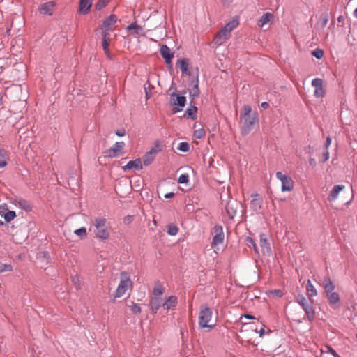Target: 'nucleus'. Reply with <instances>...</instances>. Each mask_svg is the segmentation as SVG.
Listing matches in <instances>:
<instances>
[{
	"instance_id": "54",
	"label": "nucleus",
	"mask_w": 357,
	"mask_h": 357,
	"mask_svg": "<svg viewBox=\"0 0 357 357\" xmlns=\"http://www.w3.org/2000/svg\"><path fill=\"white\" fill-rule=\"evenodd\" d=\"M324 162H326L329 158V152L326 150V151L324 153Z\"/></svg>"
},
{
	"instance_id": "61",
	"label": "nucleus",
	"mask_w": 357,
	"mask_h": 357,
	"mask_svg": "<svg viewBox=\"0 0 357 357\" xmlns=\"http://www.w3.org/2000/svg\"><path fill=\"white\" fill-rule=\"evenodd\" d=\"M146 98L148 99L149 98V93L147 91H146Z\"/></svg>"
},
{
	"instance_id": "33",
	"label": "nucleus",
	"mask_w": 357,
	"mask_h": 357,
	"mask_svg": "<svg viewBox=\"0 0 357 357\" xmlns=\"http://www.w3.org/2000/svg\"><path fill=\"white\" fill-rule=\"evenodd\" d=\"M165 289L162 285L158 282L155 283L153 289V296L160 297L164 294Z\"/></svg>"
},
{
	"instance_id": "57",
	"label": "nucleus",
	"mask_w": 357,
	"mask_h": 357,
	"mask_svg": "<svg viewBox=\"0 0 357 357\" xmlns=\"http://www.w3.org/2000/svg\"><path fill=\"white\" fill-rule=\"evenodd\" d=\"M174 195V193L173 192H170V193H167L165 195V198H171V197H173Z\"/></svg>"
},
{
	"instance_id": "8",
	"label": "nucleus",
	"mask_w": 357,
	"mask_h": 357,
	"mask_svg": "<svg viewBox=\"0 0 357 357\" xmlns=\"http://www.w3.org/2000/svg\"><path fill=\"white\" fill-rule=\"evenodd\" d=\"M215 236L213 238L212 246L217 250H219L218 245H222L224 242L225 235L222 227L221 226H215L213 228Z\"/></svg>"
},
{
	"instance_id": "6",
	"label": "nucleus",
	"mask_w": 357,
	"mask_h": 357,
	"mask_svg": "<svg viewBox=\"0 0 357 357\" xmlns=\"http://www.w3.org/2000/svg\"><path fill=\"white\" fill-rule=\"evenodd\" d=\"M296 300L305 311L307 319L310 321L313 320L314 318V309L312 303H310L307 301L306 298L302 294L298 295L296 298Z\"/></svg>"
},
{
	"instance_id": "36",
	"label": "nucleus",
	"mask_w": 357,
	"mask_h": 357,
	"mask_svg": "<svg viewBox=\"0 0 357 357\" xmlns=\"http://www.w3.org/2000/svg\"><path fill=\"white\" fill-rule=\"evenodd\" d=\"M197 110V109L195 106L188 108L185 111V116H188L194 119L196 116Z\"/></svg>"
},
{
	"instance_id": "38",
	"label": "nucleus",
	"mask_w": 357,
	"mask_h": 357,
	"mask_svg": "<svg viewBox=\"0 0 357 357\" xmlns=\"http://www.w3.org/2000/svg\"><path fill=\"white\" fill-rule=\"evenodd\" d=\"M178 231V228L174 225L167 226V233L171 236H175Z\"/></svg>"
},
{
	"instance_id": "29",
	"label": "nucleus",
	"mask_w": 357,
	"mask_h": 357,
	"mask_svg": "<svg viewBox=\"0 0 357 357\" xmlns=\"http://www.w3.org/2000/svg\"><path fill=\"white\" fill-rule=\"evenodd\" d=\"M239 24L238 19H234L229 22H228L223 28L222 29L224 31H226L229 34L234 29H236Z\"/></svg>"
},
{
	"instance_id": "41",
	"label": "nucleus",
	"mask_w": 357,
	"mask_h": 357,
	"mask_svg": "<svg viewBox=\"0 0 357 357\" xmlns=\"http://www.w3.org/2000/svg\"><path fill=\"white\" fill-rule=\"evenodd\" d=\"M130 310L134 313V314H139L141 312V307L140 306L137 304V303H135L133 302H132L131 305L129 306Z\"/></svg>"
},
{
	"instance_id": "25",
	"label": "nucleus",
	"mask_w": 357,
	"mask_h": 357,
	"mask_svg": "<svg viewBox=\"0 0 357 357\" xmlns=\"http://www.w3.org/2000/svg\"><path fill=\"white\" fill-rule=\"evenodd\" d=\"M14 204L16 206L25 210L26 211H30L32 209L31 204L28 201L21 199L17 198L14 200Z\"/></svg>"
},
{
	"instance_id": "13",
	"label": "nucleus",
	"mask_w": 357,
	"mask_h": 357,
	"mask_svg": "<svg viewBox=\"0 0 357 357\" xmlns=\"http://www.w3.org/2000/svg\"><path fill=\"white\" fill-rule=\"evenodd\" d=\"M125 143L123 142H116L112 148L105 151V156L109 158L117 156L121 152V151L123 149Z\"/></svg>"
},
{
	"instance_id": "7",
	"label": "nucleus",
	"mask_w": 357,
	"mask_h": 357,
	"mask_svg": "<svg viewBox=\"0 0 357 357\" xmlns=\"http://www.w3.org/2000/svg\"><path fill=\"white\" fill-rule=\"evenodd\" d=\"M276 178L281 181V190L282 192H290L293 190L294 181L290 176L278 172L276 173Z\"/></svg>"
},
{
	"instance_id": "2",
	"label": "nucleus",
	"mask_w": 357,
	"mask_h": 357,
	"mask_svg": "<svg viewBox=\"0 0 357 357\" xmlns=\"http://www.w3.org/2000/svg\"><path fill=\"white\" fill-rule=\"evenodd\" d=\"M106 224L107 220L104 218L98 217L93 220V232L98 238L107 240L109 238V230Z\"/></svg>"
},
{
	"instance_id": "3",
	"label": "nucleus",
	"mask_w": 357,
	"mask_h": 357,
	"mask_svg": "<svg viewBox=\"0 0 357 357\" xmlns=\"http://www.w3.org/2000/svg\"><path fill=\"white\" fill-rule=\"evenodd\" d=\"M251 111V107L249 105H244L242 109L241 116L244 119L243 126V132L244 134H248L250 132L254 125L258 123L257 114L256 113L250 114Z\"/></svg>"
},
{
	"instance_id": "5",
	"label": "nucleus",
	"mask_w": 357,
	"mask_h": 357,
	"mask_svg": "<svg viewBox=\"0 0 357 357\" xmlns=\"http://www.w3.org/2000/svg\"><path fill=\"white\" fill-rule=\"evenodd\" d=\"M132 287V282L130 275L126 273L122 272L120 274V282L115 291V297L120 298L126 294V291L131 289Z\"/></svg>"
},
{
	"instance_id": "42",
	"label": "nucleus",
	"mask_w": 357,
	"mask_h": 357,
	"mask_svg": "<svg viewBox=\"0 0 357 357\" xmlns=\"http://www.w3.org/2000/svg\"><path fill=\"white\" fill-rule=\"evenodd\" d=\"M198 83H199L198 73L197 72L195 74V82L194 89H193L194 96H198L199 93V90L198 88Z\"/></svg>"
},
{
	"instance_id": "43",
	"label": "nucleus",
	"mask_w": 357,
	"mask_h": 357,
	"mask_svg": "<svg viewBox=\"0 0 357 357\" xmlns=\"http://www.w3.org/2000/svg\"><path fill=\"white\" fill-rule=\"evenodd\" d=\"M109 2V0H98V1L97 2V3L96 5V8L100 10L102 8L105 7L108 4Z\"/></svg>"
},
{
	"instance_id": "45",
	"label": "nucleus",
	"mask_w": 357,
	"mask_h": 357,
	"mask_svg": "<svg viewBox=\"0 0 357 357\" xmlns=\"http://www.w3.org/2000/svg\"><path fill=\"white\" fill-rule=\"evenodd\" d=\"M189 149L190 146L187 142H181L178 146V149L183 152L188 151Z\"/></svg>"
},
{
	"instance_id": "27",
	"label": "nucleus",
	"mask_w": 357,
	"mask_h": 357,
	"mask_svg": "<svg viewBox=\"0 0 357 357\" xmlns=\"http://www.w3.org/2000/svg\"><path fill=\"white\" fill-rule=\"evenodd\" d=\"M158 151L155 149H151L149 152L146 153L143 158L144 165L147 166L149 165L154 160V155Z\"/></svg>"
},
{
	"instance_id": "53",
	"label": "nucleus",
	"mask_w": 357,
	"mask_h": 357,
	"mask_svg": "<svg viewBox=\"0 0 357 357\" xmlns=\"http://www.w3.org/2000/svg\"><path fill=\"white\" fill-rule=\"evenodd\" d=\"M331 139L329 137H328L326 138V142L325 144V147L326 149L328 148V146L331 145Z\"/></svg>"
},
{
	"instance_id": "39",
	"label": "nucleus",
	"mask_w": 357,
	"mask_h": 357,
	"mask_svg": "<svg viewBox=\"0 0 357 357\" xmlns=\"http://www.w3.org/2000/svg\"><path fill=\"white\" fill-rule=\"evenodd\" d=\"M13 271V267L10 264H3L0 262V273L3 272H10Z\"/></svg>"
},
{
	"instance_id": "37",
	"label": "nucleus",
	"mask_w": 357,
	"mask_h": 357,
	"mask_svg": "<svg viewBox=\"0 0 357 357\" xmlns=\"http://www.w3.org/2000/svg\"><path fill=\"white\" fill-rule=\"evenodd\" d=\"M74 233L82 239L86 238L87 236L86 229L84 227L75 230Z\"/></svg>"
},
{
	"instance_id": "50",
	"label": "nucleus",
	"mask_w": 357,
	"mask_h": 357,
	"mask_svg": "<svg viewBox=\"0 0 357 357\" xmlns=\"http://www.w3.org/2000/svg\"><path fill=\"white\" fill-rule=\"evenodd\" d=\"M132 220H133L132 216H130V215L126 216L123 218V223L128 225L132 221Z\"/></svg>"
},
{
	"instance_id": "35",
	"label": "nucleus",
	"mask_w": 357,
	"mask_h": 357,
	"mask_svg": "<svg viewBox=\"0 0 357 357\" xmlns=\"http://www.w3.org/2000/svg\"><path fill=\"white\" fill-rule=\"evenodd\" d=\"M327 297L331 304L335 305L340 301V296L337 292L327 294Z\"/></svg>"
},
{
	"instance_id": "4",
	"label": "nucleus",
	"mask_w": 357,
	"mask_h": 357,
	"mask_svg": "<svg viewBox=\"0 0 357 357\" xmlns=\"http://www.w3.org/2000/svg\"><path fill=\"white\" fill-rule=\"evenodd\" d=\"M213 312L212 310L206 305L201 306L200 312L199 314V326L200 328H213L215 324L213 323Z\"/></svg>"
},
{
	"instance_id": "9",
	"label": "nucleus",
	"mask_w": 357,
	"mask_h": 357,
	"mask_svg": "<svg viewBox=\"0 0 357 357\" xmlns=\"http://www.w3.org/2000/svg\"><path fill=\"white\" fill-rule=\"evenodd\" d=\"M117 22V17L112 14L110 15L108 17H107L101 26L102 31H109L111 32L116 29V23Z\"/></svg>"
},
{
	"instance_id": "15",
	"label": "nucleus",
	"mask_w": 357,
	"mask_h": 357,
	"mask_svg": "<svg viewBox=\"0 0 357 357\" xmlns=\"http://www.w3.org/2000/svg\"><path fill=\"white\" fill-rule=\"evenodd\" d=\"M252 197L253 198L250 202V208L256 213H259L261 209L263 199L258 194L252 195Z\"/></svg>"
},
{
	"instance_id": "48",
	"label": "nucleus",
	"mask_w": 357,
	"mask_h": 357,
	"mask_svg": "<svg viewBox=\"0 0 357 357\" xmlns=\"http://www.w3.org/2000/svg\"><path fill=\"white\" fill-rule=\"evenodd\" d=\"M246 242L248 243V245H252L255 250V251L257 253L258 252V250H257V245L254 241V240L250 238V237H247L246 238Z\"/></svg>"
},
{
	"instance_id": "21",
	"label": "nucleus",
	"mask_w": 357,
	"mask_h": 357,
	"mask_svg": "<svg viewBox=\"0 0 357 357\" xmlns=\"http://www.w3.org/2000/svg\"><path fill=\"white\" fill-rule=\"evenodd\" d=\"M163 301L160 297L152 296L150 299V307L153 313H156L159 308L162 306Z\"/></svg>"
},
{
	"instance_id": "47",
	"label": "nucleus",
	"mask_w": 357,
	"mask_h": 357,
	"mask_svg": "<svg viewBox=\"0 0 357 357\" xmlns=\"http://www.w3.org/2000/svg\"><path fill=\"white\" fill-rule=\"evenodd\" d=\"M205 135V131L203 129L196 130L194 132V136L197 139H201Z\"/></svg>"
},
{
	"instance_id": "16",
	"label": "nucleus",
	"mask_w": 357,
	"mask_h": 357,
	"mask_svg": "<svg viewBox=\"0 0 357 357\" xmlns=\"http://www.w3.org/2000/svg\"><path fill=\"white\" fill-rule=\"evenodd\" d=\"M186 102V98L184 96L176 93H172L170 96V103L174 106L183 107Z\"/></svg>"
},
{
	"instance_id": "23",
	"label": "nucleus",
	"mask_w": 357,
	"mask_h": 357,
	"mask_svg": "<svg viewBox=\"0 0 357 357\" xmlns=\"http://www.w3.org/2000/svg\"><path fill=\"white\" fill-rule=\"evenodd\" d=\"M0 216L3 217L6 222H10L15 218L16 215L15 211H7L5 206H0Z\"/></svg>"
},
{
	"instance_id": "30",
	"label": "nucleus",
	"mask_w": 357,
	"mask_h": 357,
	"mask_svg": "<svg viewBox=\"0 0 357 357\" xmlns=\"http://www.w3.org/2000/svg\"><path fill=\"white\" fill-rule=\"evenodd\" d=\"M91 0H81L79 2V10L83 13H87L91 6Z\"/></svg>"
},
{
	"instance_id": "46",
	"label": "nucleus",
	"mask_w": 357,
	"mask_h": 357,
	"mask_svg": "<svg viewBox=\"0 0 357 357\" xmlns=\"http://www.w3.org/2000/svg\"><path fill=\"white\" fill-rule=\"evenodd\" d=\"M188 181H189V176L186 174H181L178 179V182L179 183H182V184H184V183L185 184V183H188Z\"/></svg>"
},
{
	"instance_id": "60",
	"label": "nucleus",
	"mask_w": 357,
	"mask_h": 357,
	"mask_svg": "<svg viewBox=\"0 0 357 357\" xmlns=\"http://www.w3.org/2000/svg\"><path fill=\"white\" fill-rule=\"evenodd\" d=\"M337 20H338L339 22H341L342 21V16L339 17L337 18Z\"/></svg>"
},
{
	"instance_id": "20",
	"label": "nucleus",
	"mask_w": 357,
	"mask_h": 357,
	"mask_svg": "<svg viewBox=\"0 0 357 357\" xmlns=\"http://www.w3.org/2000/svg\"><path fill=\"white\" fill-rule=\"evenodd\" d=\"M259 245L261 247V252L264 254H266L268 255H269L271 254V249L270 243L264 234L260 235Z\"/></svg>"
},
{
	"instance_id": "62",
	"label": "nucleus",
	"mask_w": 357,
	"mask_h": 357,
	"mask_svg": "<svg viewBox=\"0 0 357 357\" xmlns=\"http://www.w3.org/2000/svg\"><path fill=\"white\" fill-rule=\"evenodd\" d=\"M181 110V109H177L176 110H175V112H180Z\"/></svg>"
},
{
	"instance_id": "24",
	"label": "nucleus",
	"mask_w": 357,
	"mask_h": 357,
	"mask_svg": "<svg viewBox=\"0 0 357 357\" xmlns=\"http://www.w3.org/2000/svg\"><path fill=\"white\" fill-rule=\"evenodd\" d=\"M124 171H128L132 169L140 170L142 169V164L140 159L129 161L126 165L123 167Z\"/></svg>"
},
{
	"instance_id": "28",
	"label": "nucleus",
	"mask_w": 357,
	"mask_h": 357,
	"mask_svg": "<svg viewBox=\"0 0 357 357\" xmlns=\"http://www.w3.org/2000/svg\"><path fill=\"white\" fill-rule=\"evenodd\" d=\"M273 19V15L271 13H266L258 20L257 24L259 27H263L265 24L270 22Z\"/></svg>"
},
{
	"instance_id": "32",
	"label": "nucleus",
	"mask_w": 357,
	"mask_h": 357,
	"mask_svg": "<svg viewBox=\"0 0 357 357\" xmlns=\"http://www.w3.org/2000/svg\"><path fill=\"white\" fill-rule=\"evenodd\" d=\"M306 291L309 297H314L317 295V291L310 280H307Z\"/></svg>"
},
{
	"instance_id": "14",
	"label": "nucleus",
	"mask_w": 357,
	"mask_h": 357,
	"mask_svg": "<svg viewBox=\"0 0 357 357\" xmlns=\"http://www.w3.org/2000/svg\"><path fill=\"white\" fill-rule=\"evenodd\" d=\"M312 85L315 88L314 96L317 98L323 97L325 95V90L323 86V80L315 78L312 82Z\"/></svg>"
},
{
	"instance_id": "26",
	"label": "nucleus",
	"mask_w": 357,
	"mask_h": 357,
	"mask_svg": "<svg viewBox=\"0 0 357 357\" xmlns=\"http://www.w3.org/2000/svg\"><path fill=\"white\" fill-rule=\"evenodd\" d=\"M324 287L326 295L335 292V284L333 283L331 279L328 276L324 277Z\"/></svg>"
},
{
	"instance_id": "59",
	"label": "nucleus",
	"mask_w": 357,
	"mask_h": 357,
	"mask_svg": "<svg viewBox=\"0 0 357 357\" xmlns=\"http://www.w3.org/2000/svg\"><path fill=\"white\" fill-rule=\"evenodd\" d=\"M354 16L357 18V8L354 11Z\"/></svg>"
},
{
	"instance_id": "63",
	"label": "nucleus",
	"mask_w": 357,
	"mask_h": 357,
	"mask_svg": "<svg viewBox=\"0 0 357 357\" xmlns=\"http://www.w3.org/2000/svg\"><path fill=\"white\" fill-rule=\"evenodd\" d=\"M73 281L74 282H75V278L73 279Z\"/></svg>"
},
{
	"instance_id": "11",
	"label": "nucleus",
	"mask_w": 357,
	"mask_h": 357,
	"mask_svg": "<svg viewBox=\"0 0 357 357\" xmlns=\"http://www.w3.org/2000/svg\"><path fill=\"white\" fill-rule=\"evenodd\" d=\"M241 208V204L235 200L229 201L226 206V211L231 219H233Z\"/></svg>"
},
{
	"instance_id": "34",
	"label": "nucleus",
	"mask_w": 357,
	"mask_h": 357,
	"mask_svg": "<svg viewBox=\"0 0 357 357\" xmlns=\"http://www.w3.org/2000/svg\"><path fill=\"white\" fill-rule=\"evenodd\" d=\"M8 156L5 150L0 149V168L6 166Z\"/></svg>"
},
{
	"instance_id": "49",
	"label": "nucleus",
	"mask_w": 357,
	"mask_h": 357,
	"mask_svg": "<svg viewBox=\"0 0 357 357\" xmlns=\"http://www.w3.org/2000/svg\"><path fill=\"white\" fill-rule=\"evenodd\" d=\"M326 350L325 352H329L331 353L334 357H340L337 353L331 347L326 346L325 347Z\"/></svg>"
},
{
	"instance_id": "22",
	"label": "nucleus",
	"mask_w": 357,
	"mask_h": 357,
	"mask_svg": "<svg viewBox=\"0 0 357 357\" xmlns=\"http://www.w3.org/2000/svg\"><path fill=\"white\" fill-rule=\"evenodd\" d=\"M177 297L175 296H169L165 301H163V308L166 310L175 308L177 305Z\"/></svg>"
},
{
	"instance_id": "1",
	"label": "nucleus",
	"mask_w": 357,
	"mask_h": 357,
	"mask_svg": "<svg viewBox=\"0 0 357 357\" xmlns=\"http://www.w3.org/2000/svg\"><path fill=\"white\" fill-rule=\"evenodd\" d=\"M352 197L351 192L346 188L345 185H336L330 192L328 199L330 202L340 200L343 204L347 205L351 202Z\"/></svg>"
},
{
	"instance_id": "44",
	"label": "nucleus",
	"mask_w": 357,
	"mask_h": 357,
	"mask_svg": "<svg viewBox=\"0 0 357 357\" xmlns=\"http://www.w3.org/2000/svg\"><path fill=\"white\" fill-rule=\"evenodd\" d=\"M312 55L316 57L317 59H321L324 56V52L321 49H315L312 52Z\"/></svg>"
},
{
	"instance_id": "51",
	"label": "nucleus",
	"mask_w": 357,
	"mask_h": 357,
	"mask_svg": "<svg viewBox=\"0 0 357 357\" xmlns=\"http://www.w3.org/2000/svg\"><path fill=\"white\" fill-rule=\"evenodd\" d=\"M321 20L323 21V26H325L326 24L328 23V19L327 14L321 16Z\"/></svg>"
},
{
	"instance_id": "18",
	"label": "nucleus",
	"mask_w": 357,
	"mask_h": 357,
	"mask_svg": "<svg viewBox=\"0 0 357 357\" xmlns=\"http://www.w3.org/2000/svg\"><path fill=\"white\" fill-rule=\"evenodd\" d=\"M176 64L179 66L183 74L188 76L194 75L190 70V62L188 59H181L177 61Z\"/></svg>"
},
{
	"instance_id": "55",
	"label": "nucleus",
	"mask_w": 357,
	"mask_h": 357,
	"mask_svg": "<svg viewBox=\"0 0 357 357\" xmlns=\"http://www.w3.org/2000/svg\"><path fill=\"white\" fill-rule=\"evenodd\" d=\"M261 107L263 108V109H266L268 108V103L266 102H264L261 104Z\"/></svg>"
},
{
	"instance_id": "17",
	"label": "nucleus",
	"mask_w": 357,
	"mask_h": 357,
	"mask_svg": "<svg viewBox=\"0 0 357 357\" xmlns=\"http://www.w3.org/2000/svg\"><path fill=\"white\" fill-rule=\"evenodd\" d=\"M230 37V34L224 31L222 29L218 33H216L213 38V43L215 46L218 47L225 43Z\"/></svg>"
},
{
	"instance_id": "58",
	"label": "nucleus",
	"mask_w": 357,
	"mask_h": 357,
	"mask_svg": "<svg viewBox=\"0 0 357 357\" xmlns=\"http://www.w3.org/2000/svg\"><path fill=\"white\" fill-rule=\"evenodd\" d=\"M244 317L247 319H254V317L251 315H249V314H245L244 315Z\"/></svg>"
},
{
	"instance_id": "12",
	"label": "nucleus",
	"mask_w": 357,
	"mask_h": 357,
	"mask_svg": "<svg viewBox=\"0 0 357 357\" xmlns=\"http://www.w3.org/2000/svg\"><path fill=\"white\" fill-rule=\"evenodd\" d=\"M56 8V3L54 1H48L42 3L38 7V11L42 15H47L51 16Z\"/></svg>"
},
{
	"instance_id": "52",
	"label": "nucleus",
	"mask_w": 357,
	"mask_h": 357,
	"mask_svg": "<svg viewBox=\"0 0 357 357\" xmlns=\"http://www.w3.org/2000/svg\"><path fill=\"white\" fill-rule=\"evenodd\" d=\"M116 135L119 136V137H123L126 135V132L124 130H116Z\"/></svg>"
},
{
	"instance_id": "10",
	"label": "nucleus",
	"mask_w": 357,
	"mask_h": 357,
	"mask_svg": "<svg viewBox=\"0 0 357 357\" xmlns=\"http://www.w3.org/2000/svg\"><path fill=\"white\" fill-rule=\"evenodd\" d=\"M102 33L103 36L102 45L105 53L107 54L108 57H109L110 53L109 46L112 41L114 40V38L116 36V35H114V36L112 37L111 33L109 31H102Z\"/></svg>"
},
{
	"instance_id": "56",
	"label": "nucleus",
	"mask_w": 357,
	"mask_h": 357,
	"mask_svg": "<svg viewBox=\"0 0 357 357\" xmlns=\"http://www.w3.org/2000/svg\"><path fill=\"white\" fill-rule=\"evenodd\" d=\"M259 337H262L264 335V333H265V330L264 328H261L259 331Z\"/></svg>"
},
{
	"instance_id": "19",
	"label": "nucleus",
	"mask_w": 357,
	"mask_h": 357,
	"mask_svg": "<svg viewBox=\"0 0 357 357\" xmlns=\"http://www.w3.org/2000/svg\"><path fill=\"white\" fill-rule=\"evenodd\" d=\"M160 52L162 56L165 59L166 63L170 65L172 63V59L174 57V53L171 52L166 45L161 46Z\"/></svg>"
},
{
	"instance_id": "31",
	"label": "nucleus",
	"mask_w": 357,
	"mask_h": 357,
	"mask_svg": "<svg viewBox=\"0 0 357 357\" xmlns=\"http://www.w3.org/2000/svg\"><path fill=\"white\" fill-rule=\"evenodd\" d=\"M126 29L128 31H133L132 33L138 35L140 33V32L142 31V27L138 24H137L136 22H133L129 26L126 27Z\"/></svg>"
},
{
	"instance_id": "40",
	"label": "nucleus",
	"mask_w": 357,
	"mask_h": 357,
	"mask_svg": "<svg viewBox=\"0 0 357 357\" xmlns=\"http://www.w3.org/2000/svg\"><path fill=\"white\" fill-rule=\"evenodd\" d=\"M268 294L270 296L278 297V298H280L283 295L282 291L280 289L271 290L268 291Z\"/></svg>"
}]
</instances>
